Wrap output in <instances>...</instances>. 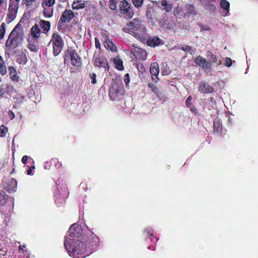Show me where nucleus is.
Masks as SVG:
<instances>
[{
  "instance_id": "obj_1",
  "label": "nucleus",
  "mask_w": 258,
  "mask_h": 258,
  "mask_svg": "<svg viewBox=\"0 0 258 258\" xmlns=\"http://www.w3.org/2000/svg\"><path fill=\"white\" fill-rule=\"evenodd\" d=\"M64 246L69 255L74 258H83L87 255L86 254L87 246L83 241L66 236Z\"/></svg>"
},
{
  "instance_id": "obj_2",
  "label": "nucleus",
  "mask_w": 258,
  "mask_h": 258,
  "mask_svg": "<svg viewBox=\"0 0 258 258\" xmlns=\"http://www.w3.org/2000/svg\"><path fill=\"white\" fill-rule=\"evenodd\" d=\"M24 33L20 23H18L9 34L8 39L5 42L6 48L5 53L8 56L11 55L14 49L16 48L19 45L23 38Z\"/></svg>"
},
{
  "instance_id": "obj_3",
  "label": "nucleus",
  "mask_w": 258,
  "mask_h": 258,
  "mask_svg": "<svg viewBox=\"0 0 258 258\" xmlns=\"http://www.w3.org/2000/svg\"><path fill=\"white\" fill-rule=\"evenodd\" d=\"M122 30L140 39H144L147 37V29L139 18H134L128 22Z\"/></svg>"
},
{
  "instance_id": "obj_4",
  "label": "nucleus",
  "mask_w": 258,
  "mask_h": 258,
  "mask_svg": "<svg viewBox=\"0 0 258 258\" xmlns=\"http://www.w3.org/2000/svg\"><path fill=\"white\" fill-rule=\"evenodd\" d=\"M125 93L124 85L122 82H114L109 88V96L110 99L118 100Z\"/></svg>"
},
{
  "instance_id": "obj_5",
  "label": "nucleus",
  "mask_w": 258,
  "mask_h": 258,
  "mask_svg": "<svg viewBox=\"0 0 258 258\" xmlns=\"http://www.w3.org/2000/svg\"><path fill=\"white\" fill-rule=\"evenodd\" d=\"M51 42L52 44L53 54L54 56H57L63 48V40L58 32H54L52 34Z\"/></svg>"
},
{
  "instance_id": "obj_6",
  "label": "nucleus",
  "mask_w": 258,
  "mask_h": 258,
  "mask_svg": "<svg viewBox=\"0 0 258 258\" xmlns=\"http://www.w3.org/2000/svg\"><path fill=\"white\" fill-rule=\"evenodd\" d=\"M67 56L70 58L71 62L74 67H80L82 64V60L81 57L77 53L75 49L71 48V49H67L65 52L64 62H66Z\"/></svg>"
},
{
  "instance_id": "obj_7",
  "label": "nucleus",
  "mask_w": 258,
  "mask_h": 258,
  "mask_svg": "<svg viewBox=\"0 0 258 258\" xmlns=\"http://www.w3.org/2000/svg\"><path fill=\"white\" fill-rule=\"evenodd\" d=\"M119 10L126 19H131L135 14L133 7L126 0H122L119 4Z\"/></svg>"
},
{
  "instance_id": "obj_8",
  "label": "nucleus",
  "mask_w": 258,
  "mask_h": 258,
  "mask_svg": "<svg viewBox=\"0 0 258 258\" xmlns=\"http://www.w3.org/2000/svg\"><path fill=\"white\" fill-rule=\"evenodd\" d=\"M18 10V5L14 2L13 0L9 1V6L8 8L7 19L9 22L14 21L16 18Z\"/></svg>"
},
{
  "instance_id": "obj_9",
  "label": "nucleus",
  "mask_w": 258,
  "mask_h": 258,
  "mask_svg": "<svg viewBox=\"0 0 258 258\" xmlns=\"http://www.w3.org/2000/svg\"><path fill=\"white\" fill-rule=\"evenodd\" d=\"M2 186L9 192H16L17 190V180L15 178L5 180L2 182Z\"/></svg>"
},
{
  "instance_id": "obj_10",
  "label": "nucleus",
  "mask_w": 258,
  "mask_h": 258,
  "mask_svg": "<svg viewBox=\"0 0 258 258\" xmlns=\"http://www.w3.org/2000/svg\"><path fill=\"white\" fill-rule=\"evenodd\" d=\"M94 64L95 66L99 67H104L107 71H108L109 69V63L107 59L103 56L97 55L95 54L94 55Z\"/></svg>"
},
{
  "instance_id": "obj_11",
  "label": "nucleus",
  "mask_w": 258,
  "mask_h": 258,
  "mask_svg": "<svg viewBox=\"0 0 258 258\" xmlns=\"http://www.w3.org/2000/svg\"><path fill=\"white\" fill-rule=\"evenodd\" d=\"M83 230L80 225L74 224L71 225L68 231V237H79L82 234Z\"/></svg>"
},
{
  "instance_id": "obj_12",
  "label": "nucleus",
  "mask_w": 258,
  "mask_h": 258,
  "mask_svg": "<svg viewBox=\"0 0 258 258\" xmlns=\"http://www.w3.org/2000/svg\"><path fill=\"white\" fill-rule=\"evenodd\" d=\"M75 14L71 9H66L60 17L59 24L61 23H69L74 18Z\"/></svg>"
},
{
  "instance_id": "obj_13",
  "label": "nucleus",
  "mask_w": 258,
  "mask_h": 258,
  "mask_svg": "<svg viewBox=\"0 0 258 258\" xmlns=\"http://www.w3.org/2000/svg\"><path fill=\"white\" fill-rule=\"evenodd\" d=\"M150 73L151 74V78L154 82H158L159 80L158 75L159 74V66L158 62H153L150 65Z\"/></svg>"
},
{
  "instance_id": "obj_14",
  "label": "nucleus",
  "mask_w": 258,
  "mask_h": 258,
  "mask_svg": "<svg viewBox=\"0 0 258 258\" xmlns=\"http://www.w3.org/2000/svg\"><path fill=\"white\" fill-rule=\"evenodd\" d=\"M198 90L201 93H210L214 92V89L208 82L202 81L199 84Z\"/></svg>"
},
{
  "instance_id": "obj_15",
  "label": "nucleus",
  "mask_w": 258,
  "mask_h": 258,
  "mask_svg": "<svg viewBox=\"0 0 258 258\" xmlns=\"http://www.w3.org/2000/svg\"><path fill=\"white\" fill-rule=\"evenodd\" d=\"M195 61L199 67H202L204 69H210L211 62H208V60L206 59L205 57L202 56H198L195 59Z\"/></svg>"
},
{
  "instance_id": "obj_16",
  "label": "nucleus",
  "mask_w": 258,
  "mask_h": 258,
  "mask_svg": "<svg viewBox=\"0 0 258 258\" xmlns=\"http://www.w3.org/2000/svg\"><path fill=\"white\" fill-rule=\"evenodd\" d=\"M40 22L38 24H34L33 26H32L31 28L30 29V34L33 39L36 40L37 41L38 39L40 37V34L41 33V30L40 28Z\"/></svg>"
},
{
  "instance_id": "obj_17",
  "label": "nucleus",
  "mask_w": 258,
  "mask_h": 258,
  "mask_svg": "<svg viewBox=\"0 0 258 258\" xmlns=\"http://www.w3.org/2000/svg\"><path fill=\"white\" fill-rule=\"evenodd\" d=\"M134 56L140 60H146L147 58V52L144 48H135Z\"/></svg>"
},
{
  "instance_id": "obj_18",
  "label": "nucleus",
  "mask_w": 258,
  "mask_h": 258,
  "mask_svg": "<svg viewBox=\"0 0 258 258\" xmlns=\"http://www.w3.org/2000/svg\"><path fill=\"white\" fill-rule=\"evenodd\" d=\"M215 1L216 0H203V3L205 9L208 10L211 13L216 11V7L213 4Z\"/></svg>"
},
{
  "instance_id": "obj_19",
  "label": "nucleus",
  "mask_w": 258,
  "mask_h": 258,
  "mask_svg": "<svg viewBox=\"0 0 258 258\" xmlns=\"http://www.w3.org/2000/svg\"><path fill=\"white\" fill-rule=\"evenodd\" d=\"M161 39L157 36H153L152 37H149L147 40V44L150 47H156L158 46L161 42Z\"/></svg>"
},
{
  "instance_id": "obj_20",
  "label": "nucleus",
  "mask_w": 258,
  "mask_h": 258,
  "mask_svg": "<svg viewBox=\"0 0 258 258\" xmlns=\"http://www.w3.org/2000/svg\"><path fill=\"white\" fill-rule=\"evenodd\" d=\"M8 69L11 79L13 81H17V82H18V81H19V78L17 75L16 69H15L14 67L10 66L9 67Z\"/></svg>"
},
{
  "instance_id": "obj_21",
  "label": "nucleus",
  "mask_w": 258,
  "mask_h": 258,
  "mask_svg": "<svg viewBox=\"0 0 258 258\" xmlns=\"http://www.w3.org/2000/svg\"><path fill=\"white\" fill-rule=\"evenodd\" d=\"M39 26L44 33H47L51 28V23L49 21L40 20L39 21Z\"/></svg>"
},
{
  "instance_id": "obj_22",
  "label": "nucleus",
  "mask_w": 258,
  "mask_h": 258,
  "mask_svg": "<svg viewBox=\"0 0 258 258\" xmlns=\"http://www.w3.org/2000/svg\"><path fill=\"white\" fill-rule=\"evenodd\" d=\"M8 199V196L3 189H0V207L6 204Z\"/></svg>"
},
{
  "instance_id": "obj_23",
  "label": "nucleus",
  "mask_w": 258,
  "mask_h": 258,
  "mask_svg": "<svg viewBox=\"0 0 258 258\" xmlns=\"http://www.w3.org/2000/svg\"><path fill=\"white\" fill-rule=\"evenodd\" d=\"M43 15L44 17H46V18H50L51 16H53V9L52 8H50V7L44 6L43 7Z\"/></svg>"
},
{
  "instance_id": "obj_24",
  "label": "nucleus",
  "mask_w": 258,
  "mask_h": 258,
  "mask_svg": "<svg viewBox=\"0 0 258 258\" xmlns=\"http://www.w3.org/2000/svg\"><path fill=\"white\" fill-rule=\"evenodd\" d=\"M214 130L216 132L220 133L222 131V125L220 119H215L213 123Z\"/></svg>"
},
{
  "instance_id": "obj_25",
  "label": "nucleus",
  "mask_w": 258,
  "mask_h": 258,
  "mask_svg": "<svg viewBox=\"0 0 258 258\" xmlns=\"http://www.w3.org/2000/svg\"><path fill=\"white\" fill-rule=\"evenodd\" d=\"M85 7V3L82 0H77L74 1L72 5L73 9H82Z\"/></svg>"
},
{
  "instance_id": "obj_26",
  "label": "nucleus",
  "mask_w": 258,
  "mask_h": 258,
  "mask_svg": "<svg viewBox=\"0 0 258 258\" xmlns=\"http://www.w3.org/2000/svg\"><path fill=\"white\" fill-rule=\"evenodd\" d=\"M193 99V97L191 95H189L187 97L186 101L185 104L187 107H188L191 111L194 112V111H196V109L194 105L192 104V100Z\"/></svg>"
},
{
  "instance_id": "obj_27",
  "label": "nucleus",
  "mask_w": 258,
  "mask_h": 258,
  "mask_svg": "<svg viewBox=\"0 0 258 258\" xmlns=\"http://www.w3.org/2000/svg\"><path fill=\"white\" fill-rule=\"evenodd\" d=\"M206 56L208 58V62H210L211 63H211H213V62H215L216 63H217L218 60H217V56L215 55L211 51H208Z\"/></svg>"
},
{
  "instance_id": "obj_28",
  "label": "nucleus",
  "mask_w": 258,
  "mask_h": 258,
  "mask_svg": "<svg viewBox=\"0 0 258 258\" xmlns=\"http://www.w3.org/2000/svg\"><path fill=\"white\" fill-rule=\"evenodd\" d=\"M104 45L106 49L110 50L112 51H116L117 50L116 46H115L113 42L110 41V40L105 41L104 43Z\"/></svg>"
},
{
  "instance_id": "obj_29",
  "label": "nucleus",
  "mask_w": 258,
  "mask_h": 258,
  "mask_svg": "<svg viewBox=\"0 0 258 258\" xmlns=\"http://www.w3.org/2000/svg\"><path fill=\"white\" fill-rule=\"evenodd\" d=\"M220 6L222 9L225 10L226 14L229 13L230 3L227 0H221Z\"/></svg>"
},
{
  "instance_id": "obj_30",
  "label": "nucleus",
  "mask_w": 258,
  "mask_h": 258,
  "mask_svg": "<svg viewBox=\"0 0 258 258\" xmlns=\"http://www.w3.org/2000/svg\"><path fill=\"white\" fill-rule=\"evenodd\" d=\"M28 60V57L25 53H21L18 55L16 61L19 64H26Z\"/></svg>"
},
{
  "instance_id": "obj_31",
  "label": "nucleus",
  "mask_w": 258,
  "mask_h": 258,
  "mask_svg": "<svg viewBox=\"0 0 258 258\" xmlns=\"http://www.w3.org/2000/svg\"><path fill=\"white\" fill-rule=\"evenodd\" d=\"M0 73L2 75H6L7 73V67L2 56H0Z\"/></svg>"
},
{
  "instance_id": "obj_32",
  "label": "nucleus",
  "mask_w": 258,
  "mask_h": 258,
  "mask_svg": "<svg viewBox=\"0 0 258 258\" xmlns=\"http://www.w3.org/2000/svg\"><path fill=\"white\" fill-rule=\"evenodd\" d=\"M114 62L115 66V67L117 69L119 70L120 71H122L123 70L124 66L123 65V61L121 59H117V58L114 59Z\"/></svg>"
},
{
  "instance_id": "obj_33",
  "label": "nucleus",
  "mask_w": 258,
  "mask_h": 258,
  "mask_svg": "<svg viewBox=\"0 0 258 258\" xmlns=\"http://www.w3.org/2000/svg\"><path fill=\"white\" fill-rule=\"evenodd\" d=\"M6 24L5 22H2L0 26V39L4 38L6 31Z\"/></svg>"
},
{
  "instance_id": "obj_34",
  "label": "nucleus",
  "mask_w": 258,
  "mask_h": 258,
  "mask_svg": "<svg viewBox=\"0 0 258 258\" xmlns=\"http://www.w3.org/2000/svg\"><path fill=\"white\" fill-rule=\"evenodd\" d=\"M148 87L150 88V89L152 90V92L155 93L157 95H158L159 92V89L158 88V86L155 85V84L152 83V82H150L148 84Z\"/></svg>"
},
{
  "instance_id": "obj_35",
  "label": "nucleus",
  "mask_w": 258,
  "mask_h": 258,
  "mask_svg": "<svg viewBox=\"0 0 258 258\" xmlns=\"http://www.w3.org/2000/svg\"><path fill=\"white\" fill-rule=\"evenodd\" d=\"M57 162H58V160L57 158H52L50 161H47V162H46L44 165V167L45 169H50L51 164L53 163L55 165Z\"/></svg>"
},
{
  "instance_id": "obj_36",
  "label": "nucleus",
  "mask_w": 258,
  "mask_h": 258,
  "mask_svg": "<svg viewBox=\"0 0 258 258\" xmlns=\"http://www.w3.org/2000/svg\"><path fill=\"white\" fill-rule=\"evenodd\" d=\"M100 239L98 236H93L92 239L90 240V243L91 244L92 247H96L99 243Z\"/></svg>"
},
{
  "instance_id": "obj_37",
  "label": "nucleus",
  "mask_w": 258,
  "mask_h": 258,
  "mask_svg": "<svg viewBox=\"0 0 258 258\" xmlns=\"http://www.w3.org/2000/svg\"><path fill=\"white\" fill-rule=\"evenodd\" d=\"M55 0H42L41 6L44 7V6H47V7H51L55 4Z\"/></svg>"
},
{
  "instance_id": "obj_38",
  "label": "nucleus",
  "mask_w": 258,
  "mask_h": 258,
  "mask_svg": "<svg viewBox=\"0 0 258 258\" xmlns=\"http://www.w3.org/2000/svg\"><path fill=\"white\" fill-rule=\"evenodd\" d=\"M201 102L204 104V107H206L209 110H213L212 108L211 103L210 101V99L209 100H206V99H201Z\"/></svg>"
},
{
  "instance_id": "obj_39",
  "label": "nucleus",
  "mask_w": 258,
  "mask_h": 258,
  "mask_svg": "<svg viewBox=\"0 0 258 258\" xmlns=\"http://www.w3.org/2000/svg\"><path fill=\"white\" fill-rule=\"evenodd\" d=\"M8 131V127L4 125H0V136L1 137H5Z\"/></svg>"
},
{
  "instance_id": "obj_40",
  "label": "nucleus",
  "mask_w": 258,
  "mask_h": 258,
  "mask_svg": "<svg viewBox=\"0 0 258 258\" xmlns=\"http://www.w3.org/2000/svg\"><path fill=\"white\" fill-rule=\"evenodd\" d=\"M28 48L32 51H37L39 49V47L33 43H29Z\"/></svg>"
},
{
  "instance_id": "obj_41",
  "label": "nucleus",
  "mask_w": 258,
  "mask_h": 258,
  "mask_svg": "<svg viewBox=\"0 0 258 258\" xmlns=\"http://www.w3.org/2000/svg\"><path fill=\"white\" fill-rule=\"evenodd\" d=\"M109 8L110 9L115 10L116 9L117 0H109Z\"/></svg>"
},
{
  "instance_id": "obj_42",
  "label": "nucleus",
  "mask_w": 258,
  "mask_h": 258,
  "mask_svg": "<svg viewBox=\"0 0 258 258\" xmlns=\"http://www.w3.org/2000/svg\"><path fill=\"white\" fill-rule=\"evenodd\" d=\"M144 232L146 233L147 236H149L151 239V240H153L152 239V236H153V231L151 228H147L145 229Z\"/></svg>"
},
{
  "instance_id": "obj_43",
  "label": "nucleus",
  "mask_w": 258,
  "mask_h": 258,
  "mask_svg": "<svg viewBox=\"0 0 258 258\" xmlns=\"http://www.w3.org/2000/svg\"><path fill=\"white\" fill-rule=\"evenodd\" d=\"M143 1L144 0H132V2L135 7H140L143 5Z\"/></svg>"
},
{
  "instance_id": "obj_44",
  "label": "nucleus",
  "mask_w": 258,
  "mask_h": 258,
  "mask_svg": "<svg viewBox=\"0 0 258 258\" xmlns=\"http://www.w3.org/2000/svg\"><path fill=\"white\" fill-rule=\"evenodd\" d=\"M210 101L211 103L212 108L213 110H215V109H216L217 102H216V100H215L214 97H210Z\"/></svg>"
},
{
  "instance_id": "obj_45",
  "label": "nucleus",
  "mask_w": 258,
  "mask_h": 258,
  "mask_svg": "<svg viewBox=\"0 0 258 258\" xmlns=\"http://www.w3.org/2000/svg\"><path fill=\"white\" fill-rule=\"evenodd\" d=\"M137 68L138 71L141 73H144V72H146V69L145 68V67H144L143 64L138 63L137 64Z\"/></svg>"
},
{
  "instance_id": "obj_46",
  "label": "nucleus",
  "mask_w": 258,
  "mask_h": 258,
  "mask_svg": "<svg viewBox=\"0 0 258 258\" xmlns=\"http://www.w3.org/2000/svg\"><path fill=\"white\" fill-rule=\"evenodd\" d=\"M89 76L91 79L92 84H96L97 80H96V73H90Z\"/></svg>"
},
{
  "instance_id": "obj_47",
  "label": "nucleus",
  "mask_w": 258,
  "mask_h": 258,
  "mask_svg": "<svg viewBox=\"0 0 258 258\" xmlns=\"http://www.w3.org/2000/svg\"><path fill=\"white\" fill-rule=\"evenodd\" d=\"M225 64L226 67H231L232 64V60L230 57H226L225 58Z\"/></svg>"
},
{
  "instance_id": "obj_48",
  "label": "nucleus",
  "mask_w": 258,
  "mask_h": 258,
  "mask_svg": "<svg viewBox=\"0 0 258 258\" xmlns=\"http://www.w3.org/2000/svg\"><path fill=\"white\" fill-rule=\"evenodd\" d=\"M187 9L188 10L189 13H195V8L192 5H187L186 6Z\"/></svg>"
},
{
  "instance_id": "obj_49",
  "label": "nucleus",
  "mask_w": 258,
  "mask_h": 258,
  "mask_svg": "<svg viewBox=\"0 0 258 258\" xmlns=\"http://www.w3.org/2000/svg\"><path fill=\"white\" fill-rule=\"evenodd\" d=\"M124 81L125 82L126 85H128L130 82V75L128 73H126V74H125L124 75Z\"/></svg>"
},
{
  "instance_id": "obj_50",
  "label": "nucleus",
  "mask_w": 258,
  "mask_h": 258,
  "mask_svg": "<svg viewBox=\"0 0 258 258\" xmlns=\"http://www.w3.org/2000/svg\"><path fill=\"white\" fill-rule=\"evenodd\" d=\"M34 1L36 0H22V2L23 3H25V4H26V6H27V7H29V6L32 5V3H33V2H34Z\"/></svg>"
},
{
  "instance_id": "obj_51",
  "label": "nucleus",
  "mask_w": 258,
  "mask_h": 258,
  "mask_svg": "<svg viewBox=\"0 0 258 258\" xmlns=\"http://www.w3.org/2000/svg\"><path fill=\"white\" fill-rule=\"evenodd\" d=\"M192 47L190 45H183L181 47V49L185 51H189L191 50Z\"/></svg>"
},
{
  "instance_id": "obj_52",
  "label": "nucleus",
  "mask_w": 258,
  "mask_h": 258,
  "mask_svg": "<svg viewBox=\"0 0 258 258\" xmlns=\"http://www.w3.org/2000/svg\"><path fill=\"white\" fill-rule=\"evenodd\" d=\"M95 47L96 48H100L101 47V43L99 41V39L98 38H95Z\"/></svg>"
},
{
  "instance_id": "obj_53",
  "label": "nucleus",
  "mask_w": 258,
  "mask_h": 258,
  "mask_svg": "<svg viewBox=\"0 0 258 258\" xmlns=\"http://www.w3.org/2000/svg\"><path fill=\"white\" fill-rule=\"evenodd\" d=\"M29 158V157L28 156V155H24L23 157L22 158V162L23 164H26L27 160Z\"/></svg>"
},
{
  "instance_id": "obj_54",
  "label": "nucleus",
  "mask_w": 258,
  "mask_h": 258,
  "mask_svg": "<svg viewBox=\"0 0 258 258\" xmlns=\"http://www.w3.org/2000/svg\"><path fill=\"white\" fill-rule=\"evenodd\" d=\"M33 169H35V166H32L31 167H29V168L27 170V173L28 174H32Z\"/></svg>"
},
{
  "instance_id": "obj_55",
  "label": "nucleus",
  "mask_w": 258,
  "mask_h": 258,
  "mask_svg": "<svg viewBox=\"0 0 258 258\" xmlns=\"http://www.w3.org/2000/svg\"><path fill=\"white\" fill-rule=\"evenodd\" d=\"M6 92V90L3 86L0 87V97H3Z\"/></svg>"
},
{
  "instance_id": "obj_56",
  "label": "nucleus",
  "mask_w": 258,
  "mask_h": 258,
  "mask_svg": "<svg viewBox=\"0 0 258 258\" xmlns=\"http://www.w3.org/2000/svg\"><path fill=\"white\" fill-rule=\"evenodd\" d=\"M172 5H168V4L167 2V5L165 7V10L166 12H170L172 10Z\"/></svg>"
},
{
  "instance_id": "obj_57",
  "label": "nucleus",
  "mask_w": 258,
  "mask_h": 258,
  "mask_svg": "<svg viewBox=\"0 0 258 258\" xmlns=\"http://www.w3.org/2000/svg\"><path fill=\"white\" fill-rule=\"evenodd\" d=\"M161 5L164 7V9H165V7L167 5V1L166 0H162L161 1Z\"/></svg>"
},
{
  "instance_id": "obj_58",
  "label": "nucleus",
  "mask_w": 258,
  "mask_h": 258,
  "mask_svg": "<svg viewBox=\"0 0 258 258\" xmlns=\"http://www.w3.org/2000/svg\"><path fill=\"white\" fill-rule=\"evenodd\" d=\"M59 22H60V20L59 21V22L58 23V25H57V29H58V30H60V29H62V25L64 24V23H61V24L60 25Z\"/></svg>"
},
{
  "instance_id": "obj_59",
  "label": "nucleus",
  "mask_w": 258,
  "mask_h": 258,
  "mask_svg": "<svg viewBox=\"0 0 258 258\" xmlns=\"http://www.w3.org/2000/svg\"><path fill=\"white\" fill-rule=\"evenodd\" d=\"M9 117L10 119H14L15 118V113H8Z\"/></svg>"
},
{
  "instance_id": "obj_60",
  "label": "nucleus",
  "mask_w": 258,
  "mask_h": 258,
  "mask_svg": "<svg viewBox=\"0 0 258 258\" xmlns=\"http://www.w3.org/2000/svg\"><path fill=\"white\" fill-rule=\"evenodd\" d=\"M152 238L153 239L152 241L154 242H156L158 240V238L157 237V236H154V235L152 237Z\"/></svg>"
},
{
  "instance_id": "obj_61",
  "label": "nucleus",
  "mask_w": 258,
  "mask_h": 258,
  "mask_svg": "<svg viewBox=\"0 0 258 258\" xmlns=\"http://www.w3.org/2000/svg\"><path fill=\"white\" fill-rule=\"evenodd\" d=\"M148 248H149L150 249H151V250H155V247H154V246H149V247H148Z\"/></svg>"
},
{
  "instance_id": "obj_62",
  "label": "nucleus",
  "mask_w": 258,
  "mask_h": 258,
  "mask_svg": "<svg viewBox=\"0 0 258 258\" xmlns=\"http://www.w3.org/2000/svg\"><path fill=\"white\" fill-rule=\"evenodd\" d=\"M15 168H13L12 170L10 172V174H13V173H15Z\"/></svg>"
},
{
  "instance_id": "obj_63",
  "label": "nucleus",
  "mask_w": 258,
  "mask_h": 258,
  "mask_svg": "<svg viewBox=\"0 0 258 258\" xmlns=\"http://www.w3.org/2000/svg\"><path fill=\"white\" fill-rule=\"evenodd\" d=\"M4 0H0V6L2 5Z\"/></svg>"
},
{
  "instance_id": "obj_64",
  "label": "nucleus",
  "mask_w": 258,
  "mask_h": 258,
  "mask_svg": "<svg viewBox=\"0 0 258 258\" xmlns=\"http://www.w3.org/2000/svg\"><path fill=\"white\" fill-rule=\"evenodd\" d=\"M16 1V3H17L18 5V7H19V3L20 2V0H15Z\"/></svg>"
}]
</instances>
